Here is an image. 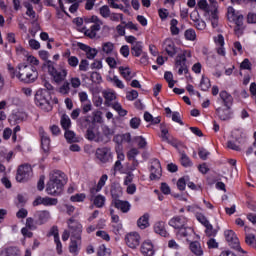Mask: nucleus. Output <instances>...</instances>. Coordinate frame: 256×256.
<instances>
[{
	"label": "nucleus",
	"instance_id": "f257e3e1",
	"mask_svg": "<svg viewBox=\"0 0 256 256\" xmlns=\"http://www.w3.org/2000/svg\"><path fill=\"white\" fill-rule=\"evenodd\" d=\"M26 61L29 64H18V69H20L18 75L19 81H21V83H35L37 79H39V71L37 70V67L40 65L39 59L28 54V56H26Z\"/></svg>",
	"mask_w": 256,
	"mask_h": 256
},
{
	"label": "nucleus",
	"instance_id": "f03ea898",
	"mask_svg": "<svg viewBox=\"0 0 256 256\" xmlns=\"http://www.w3.org/2000/svg\"><path fill=\"white\" fill-rule=\"evenodd\" d=\"M63 187H65V173L59 170L52 171L46 184V193L57 197L63 193Z\"/></svg>",
	"mask_w": 256,
	"mask_h": 256
},
{
	"label": "nucleus",
	"instance_id": "7ed1b4c3",
	"mask_svg": "<svg viewBox=\"0 0 256 256\" xmlns=\"http://www.w3.org/2000/svg\"><path fill=\"white\" fill-rule=\"evenodd\" d=\"M35 104L46 113L52 111L53 106L51 105V93L45 89H39L35 95Z\"/></svg>",
	"mask_w": 256,
	"mask_h": 256
},
{
	"label": "nucleus",
	"instance_id": "20e7f679",
	"mask_svg": "<svg viewBox=\"0 0 256 256\" xmlns=\"http://www.w3.org/2000/svg\"><path fill=\"white\" fill-rule=\"evenodd\" d=\"M227 19L230 23H234L236 25L234 28L235 34L238 35V37L243 35V31L245 29L243 26V14L230 6L227 10Z\"/></svg>",
	"mask_w": 256,
	"mask_h": 256
},
{
	"label": "nucleus",
	"instance_id": "39448f33",
	"mask_svg": "<svg viewBox=\"0 0 256 256\" xmlns=\"http://www.w3.org/2000/svg\"><path fill=\"white\" fill-rule=\"evenodd\" d=\"M46 67L50 77H52L55 83H63L67 79L68 71L65 67L55 68V65L52 61L46 62Z\"/></svg>",
	"mask_w": 256,
	"mask_h": 256
},
{
	"label": "nucleus",
	"instance_id": "423d86ee",
	"mask_svg": "<svg viewBox=\"0 0 256 256\" xmlns=\"http://www.w3.org/2000/svg\"><path fill=\"white\" fill-rule=\"evenodd\" d=\"M111 195L113 198L112 205H114L116 209H118L122 213H129V211H131V203H129V201L119 200V197L123 195V191L121 190V188H117L116 190L112 189Z\"/></svg>",
	"mask_w": 256,
	"mask_h": 256
},
{
	"label": "nucleus",
	"instance_id": "0eeeda50",
	"mask_svg": "<svg viewBox=\"0 0 256 256\" xmlns=\"http://www.w3.org/2000/svg\"><path fill=\"white\" fill-rule=\"evenodd\" d=\"M198 9H201V11H204L205 17H208V19L212 23V27L215 29V27H218L219 25V15L216 13L215 10H211V6H209V3L207 0H198L197 2Z\"/></svg>",
	"mask_w": 256,
	"mask_h": 256
},
{
	"label": "nucleus",
	"instance_id": "6e6552de",
	"mask_svg": "<svg viewBox=\"0 0 256 256\" xmlns=\"http://www.w3.org/2000/svg\"><path fill=\"white\" fill-rule=\"evenodd\" d=\"M225 239L229 243L230 247L232 249H236V251H239L240 253H245L243 249L241 248V244L239 242V238L237 237V234L233 230H226L224 232Z\"/></svg>",
	"mask_w": 256,
	"mask_h": 256
},
{
	"label": "nucleus",
	"instance_id": "1a4fd4ad",
	"mask_svg": "<svg viewBox=\"0 0 256 256\" xmlns=\"http://www.w3.org/2000/svg\"><path fill=\"white\" fill-rule=\"evenodd\" d=\"M32 173L33 168H31V165L24 164L18 168L16 181H18V183H24V181H28V179L31 178Z\"/></svg>",
	"mask_w": 256,
	"mask_h": 256
},
{
	"label": "nucleus",
	"instance_id": "9d476101",
	"mask_svg": "<svg viewBox=\"0 0 256 256\" xmlns=\"http://www.w3.org/2000/svg\"><path fill=\"white\" fill-rule=\"evenodd\" d=\"M83 245V240L81 236H71L70 237V244H69V253L73 256L79 255L81 251V247Z\"/></svg>",
	"mask_w": 256,
	"mask_h": 256
},
{
	"label": "nucleus",
	"instance_id": "9b49d317",
	"mask_svg": "<svg viewBox=\"0 0 256 256\" xmlns=\"http://www.w3.org/2000/svg\"><path fill=\"white\" fill-rule=\"evenodd\" d=\"M68 229L70 230L71 237H81L83 235V224L71 218L67 222Z\"/></svg>",
	"mask_w": 256,
	"mask_h": 256
},
{
	"label": "nucleus",
	"instance_id": "f8f14e48",
	"mask_svg": "<svg viewBox=\"0 0 256 256\" xmlns=\"http://www.w3.org/2000/svg\"><path fill=\"white\" fill-rule=\"evenodd\" d=\"M96 157L101 161V163H109V161H113V153H111V148H98L96 150Z\"/></svg>",
	"mask_w": 256,
	"mask_h": 256
},
{
	"label": "nucleus",
	"instance_id": "ddd939ff",
	"mask_svg": "<svg viewBox=\"0 0 256 256\" xmlns=\"http://www.w3.org/2000/svg\"><path fill=\"white\" fill-rule=\"evenodd\" d=\"M125 241L126 245L130 247V249H137L141 243V236L137 232H131L126 235Z\"/></svg>",
	"mask_w": 256,
	"mask_h": 256
},
{
	"label": "nucleus",
	"instance_id": "4468645a",
	"mask_svg": "<svg viewBox=\"0 0 256 256\" xmlns=\"http://www.w3.org/2000/svg\"><path fill=\"white\" fill-rule=\"evenodd\" d=\"M213 41L215 43L216 51L218 55H221L222 57H225L226 51H225V37H223L222 34H217L213 37Z\"/></svg>",
	"mask_w": 256,
	"mask_h": 256
},
{
	"label": "nucleus",
	"instance_id": "2eb2a0df",
	"mask_svg": "<svg viewBox=\"0 0 256 256\" xmlns=\"http://www.w3.org/2000/svg\"><path fill=\"white\" fill-rule=\"evenodd\" d=\"M25 119H27V113L22 110H14L8 121L10 125H17V123H21L25 121Z\"/></svg>",
	"mask_w": 256,
	"mask_h": 256
},
{
	"label": "nucleus",
	"instance_id": "dca6fc26",
	"mask_svg": "<svg viewBox=\"0 0 256 256\" xmlns=\"http://www.w3.org/2000/svg\"><path fill=\"white\" fill-rule=\"evenodd\" d=\"M39 205H44V207H53V205H57V198L38 196L33 201V206L37 207Z\"/></svg>",
	"mask_w": 256,
	"mask_h": 256
},
{
	"label": "nucleus",
	"instance_id": "f3484780",
	"mask_svg": "<svg viewBox=\"0 0 256 256\" xmlns=\"http://www.w3.org/2000/svg\"><path fill=\"white\" fill-rule=\"evenodd\" d=\"M86 138L88 139V141H95L96 143H99L103 141V134L99 132V129L95 127H90L87 129Z\"/></svg>",
	"mask_w": 256,
	"mask_h": 256
},
{
	"label": "nucleus",
	"instance_id": "a211bd4d",
	"mask_svg": "<svg viewBox=\"0 0 256 256\" xmlns=\"http://www.w3.org/2000/svg\"><path fill=\"white\" fill-rule=\"evenodd\" d=\"M37 225H45L51 219V212L47 210H39L34 213Z\"/></svg>",
	"mask_w": 256,
	"mask_h": 256
},
{
	"label": "nucleus",
	"instance_id": "6ab92c4d",
	"mask_svg": "<svg viewBox=\"0 0 256 256\" xmlns=\"http://www.w3.org/2000/svg\"><path fill=\"white\" fill-rule=\"evenodd\" d=\"M150 179H159L161 177L162 169H161V162L159 160L154 159L151 162L150 166Z\"/></svg>",
	"mask_w": 256,
	"mask_h": 256
},
{
	"label": "nucleus",
	"instance_id": "aec40b11",
	"mask_svg": "<svg viewBox=\"0 0 256 256\" xmlns=\"http://www.w3.org/2000/svg\"><path fill=\"white\" fill-rule=\"evenodd\" d=\"M162 47L169 57L177 55V47H175V42L171 38L165 39Z\"/></svg>",
	"mask_w": 256,
	"mask_h": 256
},
{
	"label": "nucleus",
	"instance_id": "412c9836",
	"mask_svg": "<svg viewBox=\"0 0 256 256\" xmlns=\"http://www.w3.org/2000/svg\"><path fill=\"white\" fill-rule=\"evenodd\" d=\"M140 252L143 256H153L155 255V246L151 240H146L142 243L140 247Z\"/></svg>",
	"mask_w": 256,
	"mask_h": 256
},
{
	"label": "nucleus",
	"instance_id": "4be33fe9",
	"mask_svg": "<svg viewBox=\"0 0 256 256\" xmlns=\"http://www.w3.org/2000/svg\"><path fill=\"white\" fill-rule=\"evenodd\" d=\"M169 225L176 229V231H179L182 227L187 225V218L183 216H176L169 221Z\"/></svg>",
	"mask_w": 256,
	"mask_h": 256
},
{
	"label": "nucleus",
	"instance_id": "5701e85b",
	"mask_svg": "<svg viewBox=\"0 0 256 256\" xmlns=\"http://www.w3.org/2000/svg\"><path fill=\"white\" fill-rule=\"evenodd\" d=\"M49 235L54 237V243L56 244L57 253L58 255H61V253H63V244H61V240L59 238V229H57V227H52Z\"/></svg>",
	"mask_w": 256,
	"mask_h": 256
},
{
	"label": "nucleus",
	"instance_id": "b1692460",
	"mask_svg": "<svg viewBox=\"0 0 256 256\" xmlns=\"http://www.w3.org/2000/svg\"><path fill=\"white\" fill-rule=\"evenodd\" d=\"M39 135L41 137L42 149L45 151V153H47L51 147V139L49 138V135H47V132H45V130L42 128L39 130Z\"/></svg>",
	"mask_w": 256,
	"mask_h": 256
},
{
	"label": "nucleus",
	"instance_id": "393cba45",
	"mask_svg": "<svg viewBox=\"0 0 256 256\" xmlns=\"http://www.w3.org/2000/svg\"><path fill=\"white\" fill-rule=\"evenodd\" d=\"M153 229H154V233H156L157 235H160L161 237L169 236V232H167V228L164 221L155 222Z\"/></svg>",
	"mask_w": 256,
	"mask_h": 256
},
{
	"label": "nucleus",
	"instance_id": "a878e982",
	"mask_svg": "<svg viewBox=\"0 0 256 256\" xmlns=\"http://www.w3.org/2000/svg\"><path fill=\"white\" fill-rule=\"evenodd\" d=\"M108 179H109V176H107V174H103L100 177L97 185L90 189L91 195H97V193H99L101 191V189H103V187H105V183H107Z\"/></svg>",
	"mask_w": 256,
	"mask_h": 256
},
{
	"label": "nucleus",
	"instance_id": "bb28decb",
	"mask_svg": "<svg viewBox=\"0 0 256 256\" xmlns=\"http://www.w3.org/2000/svg\"><path fill=\"white\" fill-rule=\"evenodd\" d=\"M102 25H92L90 28H84V35L89 39H97V34L101 31Z\"/></svg>",
	"mask_w": 256,
	"mask_h": 256
},
{
	"label": "nucleus",
	"instance_id": "cd10ccee",
	"mask_svg": "<svg viewBox=\"0 0 256 256\" xmlns=\"http://www.w3.org/2000/svg\"><path fill=\"white\" fill-rule=\"evenodd\" d=\"M107 81L109 83H112L114 87H117L118 89H125V84L121 79H119V76L109 72V75L106 77Z\"/></svg>",
	"mask_w": 256,
	"mask_h": 256
},
{
	"label": "nucleus",
	"instance_id": "c85d7f7f",
	"mask_svg": "<svg viewBox=\"0 0 256 256\" xmlns=\"http://www.w3.org/2000/svg\"><path fill=\"white\" fill-rule=\"evenodd\" d=\"M79 48L81 49V51H84L86 53V57L87 59H95V57H97V53H99V51L95 48H91L85 44H79Z\"/></svg>",
	"mask_w": 256,
	"mask_h": 256
},
{
	"label": "nucleus",
	"instance_id": "c756f323",
	"mask_svg": "<svg viewBox=\"0 0 256 256\" xmlns=\"http://www.w3.org/2000/svg\"><path fill=\"white\" fill-rule=\"evenodd\" d=\"M137 155H139V149L131 148L127 152V158L129 161H133V169H137L139 167V161H137Z\"/></svg>",
	"mask_w": 256,
	"mask_h": 256
},
{
	"label": "nucleus",
	"instance_id": "7c9ffc66",
	"mask_svg": "<svg viewBox=\"0 0 256 256\" xmlns=\"http://www.w3.org/2000/svg\"><path fill=\"white\" fill-rule=\"evenodd\" d=\"M232 137L238 143H245V139H247V134L245 133V130H243V129H235L232 131Z\"/></svg>",
	"mask_w": 256,
	"mask_h": 256
},
{
	"label": "nucleus",
	"instance_id": "2f4dec72",
	"mask_svg": "<svg viewBox=\"0 0 256 256\" xmlns=\"http://www.w3.org/2000/svg\"><path fill=\"white\" fill-rule=\"evenodd\" d=\"M193 233H194L193 228L187 226L186 224L185 226H182L179 230H177L176 235L178 239H181L183 237H189L193 235Z\"/></svg>",
	"mask_w": 256,
	"mask_h": 256
},
{
	"label": "nucleus",
	"instance_id": "473e14b6",
	"mask_svg": "<svg viewBox=\"0 0 256 256\" xmlns=\"http://www.w3.org/2000/svg\"><path fill=\"white\" fill-rule=\"evenodd\" d=\"M219 95L225 107L227 109H231V105H233V96H231V94H228L227 91H221Z\"/></svg>",
	"mask_w": 256,
	"mask_h": 256
},
{
	"label": "nucleus",
	"instance_id": "72a5a7b5",
	"mask_svg": "<svg viewBox=\"0 0 256 256\" xmlns=\"http://www.w3.org/2000/svg\"><path fill=\"white\" fill-rule=\"evenodd\" d=\"M119 73L126 81H131L135 77V73L131 71V68L121 66L119 67Z\"/></svg>",
	"mask_w": 256,
	"mask_h": 256
},
{
	"label": "nucleus",
	"instance_id": "f704fd0d",
	"mask_svg": "<svg viewBox=\"0 0 256 256\" xmlns=\"http://www.w3.org/2000/svg\"><path fill=\"white\" fill-rule=\"evenodd\" d=\"M160 137L162 139V141H164L165 143H169L171 144V134H169V129H167V126L165 124H160Z\"/></svg>",
	"mask_w": 256,
	"mask_h": 256
},
{
	"label": "nucleus",
	"instance_id": "c9c22d12",
	"mask_svg": "<svg viewBox=\"0 0 256 256\" xmlns=\"http://www.w3.org/2000/svg\"><path fill=\"white\" fill-rule=\"evenodd\" d=\"M190 251L193 255L203 256V248L201 247V243L197 241L190 243Z\"/></svg>",
	"mask_w": 256,
	"mask_h": 256
},
{
	"label": "nucleus",
	"instance_id": "e433bc0d",
	"mask_svg": "<svg viewBox=\"0 0 256 256\" xmlns=\"http://www.w3.org/2000/svg\"><path fill=\"white\" fill-rule=\"evenodd\" d=\"M102 51L106 55H117V52H115V45L111 42H105L102 44Z\"/></svg>",
	"mask_w": 256,
	"mask_h": 256
},
{
	"label": "nucleus",
	"instance_id": "4c0bfd02",
	"mask_svg": "<svg viewBox=\"0 0 256 256\" xmlns=\"http://www.w3.org/2000/svg\"><path fill=\"white\" fill-rule=\"evenodd\" d=\"M149 217V214L145 213L138 219L137 226L139 229H147V227H149Z\"/></svg>",
	"mask_w": 256,
	"mask_h": 256
},
{
	"label": "nucleus",
	"instance_id": "58836bf2",
	"mask_svg": "<svg viewBox=\"0 0 256 256\" xmlns=\"http://www.w3.org/2000/svg\"><path fill=\"white\" fill-rule=\"evenodd\" d=\"M91 201H93L95 207H98V209H101L102 207H105V196L99 194L91 198Z\"/></svg>",
	"mask_w": 256,
	"mask_h": 256
},
{
	"label": "nucleus",
	"instance_id": "ea45409f",
	"mask_svg": "<svg viewBox=\"0 0 256 256\" xmlns=\"http://www.w3.org/2000/svg\"><path fill=\"white\" fill-rule=\"evenodd\" d=\"M131 49L132 55H134V57H141V55L143 54V42H136L135 44H133Z\"/></svg>",
	"mask_w": 256,
	"mask_h": 256
},
{
	"label": "nucleus",
	"instance_id": "a19ab883",
	"mask_svg": "<svg viewBox=\"0 0 256 256\" xmlns=\"http://www.w3.org/2000/svg\"><path fill=\"white\" fill-rule=\"evenodd\" d=\"M60 125L64 131H69L71 129V118L67 114L61 116Z\"/></svg>",
	"mask_w": 256,
	"mask_h": 256
},
{
	"label": "nucleus",
	"instance_id": "79ce46f5",
	"mask_svg": "<svg viewBox=\"0 0 256 256\" xmlns=\"http://www.w3.org/2000/svg\"><path fill=\"white\" fill-rule=\"evenodd\" d=\"M65 57H67V63L70 67L75 68L79 65V58L77 56H71L70 51L65 53Z\"/></svg>",
	"mask_w": 256,
	"mask_h": 256
},
{
	"label": "nucleus",
	"instance_id": "37998d69",
	"mask_svg": "<svg viewBox=\"0 0 256 256\" xmlns=\"http://www.w3.org/2000/svg\"><path fill=\"white\" fill-rule=\"evenodd\" d=\"M144 120L147 121L148 123L150 122L151 125H159V123H161L160 116L153 117L149 112L144 113Z\"/></svg>",
	"mask_w": 256,
	"mask_h": 256
},
{
	"label": "nucleus",
	"instance_id": "c03bdc74",
	"mask_svg": "<svg viewBox=\"0 0 256 256\" xmlns=\"http://www.w3.org/2000/svg\"><path fill=\"white\" fill-rule=\"evenodd\" d=\"M0 256H19V249L17 247L6 248L1 251Z\"/></svg>",
	"mask_w": 256,
	"mask_h": 256
},
{
	"label": "nucleus",
	"instance_id": "a18cd8bd",
	"mask_svg": "<svg viewBox=\"0 0 256 256\" xmlns=\"http://www.w3.org/2000/svg\"><path fill=\"white\" fill-rule=\"evenodd\" d=\"M200 89L201 91H209L211 87V80L209 78L202 76V79L200 81Z\"/></svg>",
	"mask_w": 256,
	"mask_h": 256
},
{
	"label": "nucleus",
	"instance_id": "49530a36",
	"mask_svg": "<svg viewBox=\"0 0 256 256\" xmlns=\"http://www.w3.org/2000/svg\"><path fill=\"white\" fill-rule=\"evenodd\" d=\"M112 108L120 117H125L127 115V110L123 109V106H121L119 102L112 104Z\"/></svg>",
	"mask_w": 256,
	"mask_h": 256
},
{
	"label": "nucleus",
	"instance_id": "de8ad7c7",
	"mask_svg": "<svg viewBox=\"0 0 256 256\" xmlns=\"http://www.w3.org/2000/svg\"><path fill=\"white\" fill-rule=\"evenodd\" d=\"M105 62L110 69H117V65H119V60L113 56L106 57Z\"/></svg>",
	"mask_w": 256,
	"mask_h": 256
},
{
	"label": "nucleus",
	"instance_id": "09e8293b",
	"mask_svg": "<svg viewBox=\"0 0 256 256\" xmlns=\"http://www.w3.org/2000/svg\"><path fill=\"white\" fill-rule=\"evenodd\" d=\"M187 182H189L188 176H184L177 181V188L179 189V191H185V188L187 187Z\"/></svg>",
	"mask_w": 256,
	"mask_h": 256
},
{
	"label": "nucleus",
	"instance_id": "8fccbe9b",
	"mask_svg": "<svg viewBox=\"0 0 256 256\" xmlns=\"http://www.w3.org/2000/svg\"><path fill=\"white\" fill-rule=\"evenodd\" d=\"M184 36H185V39L187 41H195V39H197V33L195 32V30L193 29H187L185 32H184Z\"/></svg>",
	"mask_w": 256,
	"mask_h": 256
},
{
	"label": "nucleus",
	"instance_id": "3c124183",
	"mask_svg": "<svg viewBox=\"0 0 256 256\" xmlns=\"http://www.w3.org/2000/svg\"><path fill=\"white\" fill-rule=\"evenodd\" d=\"M99 13L101 17H103V19H109V16H111V9L109 8V6L104 5L99 8Z\"/></svg>",
	"mask_w": 256,
	"mask_h": 256
},
{
	"label": "nucleus",
	"instance_id": "603ef678",
	"mask_svg": "<svg viewBox=\"0 0 256 256\" xmlns=\"http://www.w3.org/2000/svg\"><path fill=\"white\" fill-rule=\"evenodd\" d=\"M101 131L105 137H113L115 135V130L111 129L108 125L103 124L101 126Z\"/></svg>",
	"mask_w": 256,
	"mask_h": 256
},
{
	"label": "nucleus",
	"instance_id": "864d4df0",
	"mask_svg": "<svg viewBox=\"0 0 256 256\" xmlns=\"http://www.w3.org/2000/svg\"><path fill=\"white\" fill-rule=\"evenodd\" d=\"M86 198L87 195H85V193H80L71 196L70 201H72L73 203H83V201H85Z\"/></svg>",
	"mask_w": 256,
	"mask_h": 256
},
{
	"label": "nucleus",
	"instance_id": "5fc2aeb1",
	"mask_svg": "<svg viewBox=\"0 0 256 256\" xmlns=\"http://www.w3.org/2000/svg\"><path fill=\"white\" fill-rule=\"evenodd\" d=\"M103 95L106 101H115L117 99V94L113 90H106L103 92Z\"/></svg>",
	"mask_w": 256,
	"mask_h": 256
},
{
	"label": "nucleus",
	"instance_id": "6e6d98bb",
	"mask_svg": "<svg viewBox=\"0 0 256 256\" xmlns=\"http://www.w3.org/2000/svg\"><path fill=\"white\" fill-rule=\"evenodd\" d=\"M177 25H179V21H177V19H172L170 21V31L172 33V35H179V27H177Z\"/></svg>",
	"mask_w": 256,
	"mask_h": 256
},
{
	"label": "nucleus",
	"instance_id": "4d7b16f0",
	"mask_svg": "<svg viewBox=\"0 0 256 256\" xmlns=\"http://www.w3.org/2000/svg\"><path fill=\"white\" fill-rule=\"evenodd\" d=\"M232 51L234 55H243V45H241V42L239 41L234 42Z\"/></svg>",
	"mask_w": 256,
	"mask_h": 256
},
{
	"label": "nucleus",
	"instance_id": "13d9d810",
	"mask_svg": "<svg viewBox=\"0 0 256 256\" xmlns=\"http://www.w3.org/2000/svg\"><path fill=\"white\" fill-rule=\"evenodd\" d=\"M176 67L178 68V75H183L187 73V65H185V62L181 60H176Z\"/></svg>",
	"mask_w": 256,
	"mask_h": 256
},
{
	"label": "nucleus",
	"instance_id": "bf43d9fd",
	"mask_svg": "<svg viewBox=\"0 0 256 256\" xmlns=\"http://www.w3.org/2000/svg\"><path fill=\"white\" fill-rule=\"evenodd\" d=\"M218 115L222 121H227L228 119H231V111L229 110V108H227L226 110H218Z\"/></svg>",
	"mask_w": 256,
	"mask_h": 256
},
{
	"label": "nucleus",
	"instance_id": "052dcab7",
	"mask_svg": "<svg viewBox=\"0 0 256 256\" xmlns=\"http://www.w3.org/2000/svg\"><path fill=\"white\" fill-rule=\"evenodd\" d=\"M180 162L183 167H191L193 165V162H191V159H189V156L185 153L181 154Z\"/></svg>",
	"mask_w": 256,
	"mask_h": 256
},
{
	"label": "nucleus",
	"instance_id": "680f3d73",
	"mask_svg": "<svg viewBox=\"0 0 256 256\" xmlns=\"http://www.w3.org/2000/svg\"><path fill=\"white\" fill-rule=\"evenodd\" d=\"M108 19H110V21H113L114 23H119L120 21H123L124 17L121 13L110 12V16H108Z\"/></svg>",
	"mask_w": 256,
	"mask_h": 256
},
{
	"label": "nucleus",
	"instance_id": "e2e57ef3",
	"mask_svg": "<svg viewBox=\"0 0 256 256\" xmlns=\"http://www.w3.org/2000/svg\"><path fill=\"white\" fill-rule=\"evenodd\" d=\"M164 79L167 81L168 87H170V89H173V87H175V80H173V73L165 72Z\"/></svg>",
	"mask_w": 256,
	"mask_h": 256
},
{
	"label": "nucleus",
	"instance_id": "0e129e2a",
	"mask_svg": "<svg viewBox=\"0 0 256 256\" xmlns=\"http://www.w3.org/2000/svg\"><path fill=\"white\" fill-rule=\"evenodd\" d=\"M134 141H136L140 149H145L147 147V139H145L143 136H136Z\"/></svg>",
	"mask_w": 256,
	"mask_h": 256
},
{
	"label": "nucleus",
	"instance_id": "69168bd1",
	"mask_svg": "<svg viewBox=\"0 0 256 256\" xmlns=\"http://www.w3.org/2000/svg\"><path fill=\"white\" fill-rule=\"evenodd\" d=\"M64 137L67 141H69L70 143H75L77 142V137H75V132L71 131V130H66Z\"/></svg>",
	"mask_w": 256,
	"mask_h": 256
},
{
	"label": "nucleus",
	"instance_id": "338daca9",
	"mask_svg": "<svg viewBox=\"0 0 256 256\" xmlns=\"http://www.w3.org/2000/svg\"><path fill=\"white\" fill-rule=\"evenodd\" d=\"M85 23H94L93 25H103V21L95 15L85 18Z\"/></svg>",
	"mask_w": 256,
	"mask_h": 256
},
{
	"label": "nucleus",
	"instance_id": "774afa93",
	"mask_svg": "<svg viewBox=\"0 0 256 256\" xmlns=\"http://www.w3.org/2000/svg\"><path fill=\"white\" fill-rule=\"evenodd\" d=\"M129 125L131 129H139L141 127V119L134 117L130 120Z\"/></svg>",
	"mask_w": 256,
	"mask_h": 256
}]
</instances>
